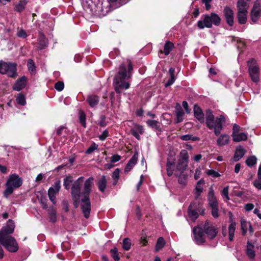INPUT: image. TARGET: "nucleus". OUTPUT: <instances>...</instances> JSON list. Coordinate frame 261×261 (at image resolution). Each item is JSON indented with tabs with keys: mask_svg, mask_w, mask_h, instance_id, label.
Here are the masks:
<instances>
[{
	"mask_svg": "<svg viewBox=\"0 0 261 261\" xmlns=\"http://www.w3.org/2000/svg\"><path fill=\"white\" fill-rule=\"evenodd\" d=\"M15 227L14 221L9 219L0 230V244L9 252L12 253L17 252L19 248L16 239L10 235L14 232Z\"/></svg>",
	"mask_w": 261,
	"mask_h": 261,
	"instance_id": "obj_1",
	"label": "nucleus"
},
{
	"mask_svg": "<svg viewBox=\"0 0 261 261\" xmlns=\"http://www.w3.org/2000/svg\"><path fill=\"white\" fill-rule=\"evenodd\" d=\"M133 70V66L130 61H128L127 73L126 66L124 64H122L120 66L119 70L115 77L114 82L115 90L116 93L120 94L121 93V89L126 90L129 88L130 85L129 83L125 82V80L130 77Z\"/></svg>",
	"mask_w": 261,
	"mask_h": 261,
	"instance_id": "obj_2",
	"label": "nucleus"
},
{
	"mask_svg": "<svg viewBox=\"0 0 261 261\" xmlns=\"http://www.w3.org/2000/svg\"><path fill=\"white\" fill-rule=\"evenodd\" d=\"M226 121V117L224 115H221L219 116L215 117L212 110L208 109L205 112V123L206 126L210 129L213 130L215 135L217 136L220 135Z\"/></svg>",
	"mask_w": 261,
	"mask_h": 261,
	"instance_id": "obj_3",
	"label": "nucleus"
},
{
	"mask_svg": "<svg viewBox=\"0 0 261 261\" xmlns=\"http://www.w3.org/2000/svg\"><path fill=\"white\" fill-rule=\"evenodd\" d=\"M22 185V179L17 174H12L9 176L5 184L6 189L4 191V196L7 198L12 194L14 190L19 188Z\"/></svg>",
	"mask_w": 261,
	"mask_h": 261,
	"instance_id": "obj_4",
	"label": "nucleus"
},
{
	"mask_svg": "<svg viewBox=\"0 0 261 261\" xmlns=\"http://www.w3.org/2000/svg\"><path fill=\"white\" fill-rule=\"evenodd\" d=\"M221 19L220 17L215 13H212L210 15H204L201 16V19L197 22V27L200 29L204 28H210L213 24L215 25H219Z\"/></svg>",
	"mask_w": 261,
	"mask_h": 261,
	"instance_id": "obj_5",
	"label": "nucleus"
},
{
	"mask_svg": "<svg viewBox=\"0 0 261 261\" xmlns=\"http://www.w3.org/2000/svg\"><path fill=\"white\" fill-rule=\"evenodd\" d=\"M0 73L7 74L9 77H15L17 75L16 64L0 61Z\"/></svg>",
	"mask_w": 261,
	"mask_h": 261,
	"instance_id": "obj_6",
	"label": "nucleus"
},
{
	"mask_svg": "<svg viewBox=\"0 0 261 261\" xmlns=\"http://www.w3.org/2000/svg\"><path fill=\"white\" fill-rule=\"evenodd\" d=\"M248 72L251 80L254 83H257L259 80V68L256 61L251 59L247 62Z\"/></svg>",
	"mask_w": 261,
	"mask_h": 261,
	"instance_id": "obj_7",
	"label": "nucleus"
},
{
	"mask_svg": "<svg viewBox=\"0 0 261 261\" xmlns=\"http://www.w3.org/2000/svg\"><path fill=\"white\" fill-rule=\"evenodd\" d=\"M79 200V203L84 217L88 219L90 217L91 210V202L88 196H81Z\"/></svg>",
	"mask_w": 261,
	"mask_h": 261,
	"instance_id": "obj_8",
	"label": "nucleus"
},
{
	"mask_svg": "<svg viewBox=\"0 0 261 261\" xmlns=\"http://www.w3.org/2000/svg\"><path fill=\"white\" fill-rule=\"evenodd\" d=\"M84 177L81 176L78 178V179L74 181L73 185L71 188V194L73 198L75 200H77V199H80L81 197V188L83 182Z\"/></svg>",
	"mask_w": 261,
	"mask_h": 261,
	"instance_id": "obj_9",
	"label": "nucleus"
},
{
	"mask_svg": "<svg viewBox=\"0 0 261 261\" xmlns=\"http://www.w3.org/2000/svg\"><path fill=\"white\" fill-rule=\"evenodd\" d=\"M61 188L60 181H56L53 187L49 188L48 190V196L50 201L54 204L56 203V194L59 192Z\"/></svg>",
	"mask_w": 261,
	"mask_h": 261,
	"instance_id": "obj_10",
	"label": "nucleus"
},
{
	"mask_svg": "<svg viewBox=\"0 0 261 261\" xmlns=\"http://www.w3.org/2000/svg\"><path fill=\"white\" fill-rule=\"evenodd\" d=\"M201 210V214L204 213V210L200 207H197L195 203H191L188 208V213L189 216L194 221H195L198 217V212H200Z\"/></svg>",
	"mask_w": 261,
	"mask_h": 261,
	"instance_id": "obj_11",
	"label": "nucleus"
},
{
	"mask_svg": "<svg viewBox=\"0 0 261 261\" xmlns=\"http://www.w3.org/2000/svg\"><path fill=\"white\" fill-rule=\"evenodd\" d=\"M193 232L194 236V241L198 245L203 244L205 242L204 232L199 226L194 227Z\"/></svg>",
	"mask_w": 261,
	"mask_h": 261,
	"instance_id": "obj_12",
	"label": "nucleus"
},
{
	"mask_svg": "<svg viewBox=\"0 0 261 261\" xmlns=\"http://www.w3.org/2000/svg\"><path fill=\"white\" fill-rule=\"evenodd\" d=\"M260 6L258 1L255 2L253 9L251 13V17L252 21L255 23L259 19L260 16Z\"/></svg>",
	"mask_w": 261,
	"mask_h": 261,
	"instance_id": "obj_13",
	"label": "nucleus"
},
{
	"mask_svg": "<svg viewBox=\"0 0 261 261\" xmlns=\"http://www.w3.org/2000/svg\"><path fill=\"white\" fill-rule=\"evenodd\" d=\"M224 14L227 24L230 26L233 24V12L231 8L226 7L224 9Z\"/></svg>",
	"mask_w": 261,
	"mask_h": 261,
	"instance_id": "obj_14",
	"label": "nucleus"
},
{
	"mask_svg": "<svg viewBox=\"0 0 261 261\" xmlns=\"http://www.w3.org/2000/svg\"><path fill=\"white\" fill-rule=\"evenodd\" d=\"M204 229L205 233L210 239H214L217 234L216 228L213 226H209L208 223L206 222L204 225Z\"/></svg>",
	"mask_w": 261,
	"mask_h": 261,
	"instance_id": "obj_15",
	"label": "nucleus"
},
{
	"mask_svg": "<svg viewBox=\"0 0 261 261\" xmlns=\"http://www.w3.org/2000/svg\"><path fill=\"white\" fill-rule=\"evenodd\" d=\"M138 153L137 152H136L133 155V156L130 158V159L129 160L128 162L127 163L125 168L124 172L125 173H127L128 172H129L135 166V165L137 164L138 161Z\"/></svg>",
	"mask_w": 261,
	"mask_h": 261,
	"instance_id": "obj_16",
	"label": "nucleus"
},
{
	"mask_svg": "<svg viewBox=\"0 0 261 261\" xmlns=\"http://www.w3.org/2000/svg\"><path fill=\"white\" fill-rule=\"evenodd\" d=\"M93 178L90 177L88 178L84 183V192L82 193L81 196H88L91 192V187L93 181Z\"/></svg>",
	"mask_w": 261,
	"mask_h": 261,
	"instance_id": "obj_17",
	"label": "nucleus"
},
{
	"mask_svg": "<svg viewBox=\"0 0 261 261\" xmlns=\"http://www.w3.org/2000/svg\"><path fill=\"white\" fill-rule=\"evenodd\" d=\"M241 226L242 234L243 236H245L246 234L248 229H249V232L251 234L253 233V229L249 222L247 221L244 219H242L241 220Z\"/></svg>",
	"mask_w": 261,
	"mask_h": 261,
	"instance_id": "obj_18",
	"label": "nucleus"
},
{
	"mask_svg": "<svg viewBox=\"0 0 261 261\" xmlns=\"http://www.w3.org/2000/svg\"><path fill=\"white\" fill-rule=\"evenodd\" d=\"M194 117L201 123L204 122V115L201 109L197 105L194 106Z\"/></svg>",
	"mask_w": 261,
	"mask_h": 261,
	"instance_id": "obj_19",
	"label": "nucleus"
},
{
	"mask_svg": "<svg viewBox=\"0 0 261 261\" xmlns=\"http://www.w3.org/2000/svg\"><path fill=\"white\" fill-rule=\"evenodd\" d=\"M207 199L210 206H215L216 205H218V201L215 195L213 186H211L209 189Z\"/></svg>",
	"mask_w": 261,
	"mask_h": 261,
	"instance_id": "obj_20",
	"label": "nucleus"
},
{
	"mask_svg": "<svg viewBox=\"0 0 261 261\" xmlns=\"http://www.w3.org/2000/svg\"><path fill=\"white\" fill-rule=\"evenodd\" d=\"M175 159L168 158L166 163V170L168 176H171L173 174L175 169Z\"/></svg>",
	"mask_w": 261,
	"mask_h": 261,
	"instance_id": "obj_21",
	"label": "nucleus"
},
{
	"mask_svg": "<svg viewBox=\"0 0 261 261\" xmlns=\"http://www.w3.org/2000/svg\"><path fill=\"white\" fill-rule=\"evenodd\" d=\"M188 162L178 160L176 166L175 174L176 176L178 175V173H184L187 169L188 164Z\"/></svg>",
	"mask_w": 261,
	"mask_h": 261,
	"instance_id": "obj_22",
	"label": "nucleus"
},
{
	"mask_svg": "<svg viewBox=\"0 0 261 261\" xmlns=\"http://www.w3.org/2000/svg\"><path fill=\"white\" fill-rule=\"evenodd\" d=\"M26 85V77L22 76L17 80L13 86V89L19 91L23 89Z\"/></svg>",
	"mask_w": 261,
	"mask_h": 261,
	"instance_id": "obj_23",
	"label": "nucleus"
},
{
	"mask_svg": "<svg viewBox=\"0 0 261 261\" xmlns=\"http://www.w3.org/2000/svg\"><path fill=\"white\" fill-rule=\"evenodd\" d=\"M230 137L226 134L221 135L217 140V144L219 146L227 145L229 142Z\"/></svg>",
	"mask_w": 261,
	"mask_h": 261,
	"instance_id": "obj_24",
	"label": "nucleus"
},
{
	"mask_svg": "<svg viewBox=\"0 0 261 261\" xmlns=\"http://www.w3.org/2000/svg\"><path fill=\"white\" fill-rule=\"evenodd\" d=\"M249 0H239L237 3L238 11H248Z\"/></svg>",
	"mask_w": 261,
	"mask_h": 261,
	"instance_id": "obj_25",
	"label": "nucleus"
},
{
	"mask_svg": "<svg viewBox=\"0 0 261 261\" xmlns=\"http://www.w3.org/2000/svg\"><path fill=\"white\" fill-rule=\"evenodd\" d=\"M246 152V150L241 146H239L236 148L235 153L233 156V161L234 162L239 161L243 157Z\"/></svg>",
	"mask_w": 261,
	"mask_h": 261,
	"instance_id": "obj_26",
	"label": "nucleus"
},
{
	"mask_svg": "<svg viewBox=\"0 0 261 261\" xmlns=\"http://www.w3.org/2000/svg\"><path fill=\"white\" fill-rule=\"evenodd\" d=\"M231 136L232 137L233 141L236 142L246 141L248 138L247 134L244 133L232 134Z\"/></svg>",
	"mask_w": 261,
	"mask_h": 261,
	"instance_id": "obj_27",
	"label": "nucleus"
},
{
	"mask_svg": "<svg viewBox=\"0 0 261 261\" xmlns=\"http://www.w3.org/2000/svg\"><path fill=\"white\" fill-rule=\"evenodd\" d=\"M246 254L250 259H253L255 256L254 246L249 241H248L247 243Z\"/></svg>",
	"mask_w": 261,
	"mask_h": 261,
	"instance_id": "obj_28",
	"label": "nucleus"
},
{
	"mask_svg": "<svg viewBox=\"0 0 261 261\" xmlns=\"http://www.w3.org/2000/svg\"><path fill=\"white\" fill-rule=\"evenodd\" d=\"M230 223L228 226V237L229 241H232L234 238L236 223L235 222L233 221L231 218H230Z\"/></svg>",
	"mask_w": 261,
	"mask_h": 261,
	"instance_id": "obj_29",
	"label": "nucleus"
},
{
	"mask_svg": "<svg viewBox=\"0 0 261 261\" xmlns=\"http://www.w3.org/2000/svg\"><path fill=\"white\" fill-rule=\"evenodd\" d=\"M204 184V180L203 179H200L198 181L195 187V199H197L199 198L201 193L203 191V185Z\"/></svg>",
	"mask_w": 261,
	"mask_h": 261,
	"instance_id": "obj_30",
	"label": "nucleus"
},
{
	"mask_svg": "<svg viewBox=\"0 0 261 261\" xmlns=\"http://www.w3.org/2000/svg\"><path fill=\"white\" fill-rule=\"evenodd\" d=\"M144 132L143 127L141 125H136L132 130V135L138 140L140 139V134Z\"/></svg>",
	"mask_w": 261,
	"mask_h": 261,
	"instance_id": "obj_31",
	"label": "nucleus"
},
{
	"mask_svg": "<svg viewBox=\"0 0 261 261\" xmlns=\"http://www.w3.org/2000/svg\"><path fill=\"white\" fill-rule=\"evenodd\" d=\"M99 100V97L95 95L88 96L87 99V101L91 107H94L96 106L98 104Z\"/></svg>",
	"mask_w": 261,
	"mask_h": 261,
	"instance_id": "obj_32",
	"label": "nucleus"
},
{
	"mask_svg": "<svg viewBox=\"0 0 261 261\" xmlns=\"http://www.w3.org/2000/svg\"><path fill=\"white\" fill-rule=\"evenodd\" d=\"M48 42L46 38L44 35L41 34L38 39V48L39 49H42L47 47Z\"/></svg>",
	"mask_w": 261,
	"mask_h": 261,
	"instance_id": "obj_33",
	"label": "nucleus"
},
{
	"mask_svg": "<svg viewBox=\"0 0 261 261\" xmlns=\"http://www.w3.org/2000/svg\"><path fill=\"white\" fill-rule=\"evenodd\" d=\"M248 11H238V20L240 24H245L247 21V16Z\"/></svg>",
	"mask_w": 261,
	"mask_h": 261,
	"instance_id": "obj_34",
	"label": "nucleus"
},
{
	"mask_svg": "<svg viewBox=\"0 0 261 261\" xmlns=\"http://www.w3.org/2000/svg\"><path fill=\"white\" fill-rule=\"evenodd\" d=\"M169 73L170 75V79L165 84V87H167L172 85L176 80V77L174 75L175 69L173 68H170L169 69Z\"/></svg>",
	"mask_w": 261,
	"mask_h": 261,
	"instance_id": "obj_35",
	"label": "nucleus"
},
{
	"mask_svg": "<svg viewBox=\"0 0 261 261\" xmlns=\"http://www.w3.org/2000/svg\"><path fill=\"white\" fill-rule=\"evenodd\" d=\"M174 47V45L172 42L169 41H166L164 46V54L166 56H168Z\"/></svg>",
	"mask_w": 261,
	"mask_h": 261,
	"instance_id": "obj_36",
	"label": "nucleus"
},
{
	"mask_svg": "<svg viewBox=\"0 0 261 261\" xmlns=\"http://www.w3.org/2000/svg\"><path fill=\"white\" fill-rule=\"evenodd\" d=\"M28 2V0L20 1L18 4L16 5L14 10L18 12H22L24 9Z\"/></svg>",
	"mask_w": 261,
	"mask_h": 261,
	"instance_id": "obj_37",
	"label": "nucleus"
},
{
	"mask_svg": "<svg viewBox=\"0 0 261 261\" xmlns=\"http://www.w3.org/2000/svg\"><path fill=\"white\" fill-rule=\"evenodd\" d=\"M107 186V179L106 176L102 175L98 182V187L99 191L103 192Z\"/></svg>",
	"mask_w": 261,
	"mask_h": 261,
	"instance_id": "obj_38",
	"label": "nucleus"
},
{
	"mask_svg": "<svg viewBox=\"0 0 261 261\" xmlns=\"http://www.w3.org/2000/svg\"><path fill=\"white\" fill-rule=\"evenodd\" d=\"M49 215V221L52 223H55L57 220L56 211L54 207H49L47 210Z\"/></svg>",
	"mask_w": 261,
	"mask_h": 261,
	"instance_id": "obj_39",
	"label": "nucleus"
},
{
	"mask_svg": "<svg viewBox=\"0 0 261 261\" xmlns=\"http://www.w3.org/2000/svg\"><path fill=\"white\" fill-rule=\"evenodd\" d=\"M257 158L255 155L249 156L246 160V164L249 167H252L256 164Z\"/></svg>",
	"mask_w": 261,
	"mask_h": 261,
	"instance_id": "obj_40",
	"label": "nucleus"
},
{
	"mask_svg": "<svg viewBox=\"0 0 261 261\" xmlns=\"http://www.w3.org/2000/svg\"><path fill=\"white\" fill-rule=\"evenodd\" d=\"M165 244V242L163 237H160L158 240L155 245V250L156 251H159L163 248Z\"/></svg>",
	"mask_w": 261,
	"mask_h": 261,
	"instance_id": "obj_41",
	"label": "nucleus"
},
{
	"mask_svg": "<svg viewBox=\"0 0 261 261\" xmlns=\"http://www.w3.org/2000/svg\"><path fill=\"white\" fill-rule=\"evenodd\" d=\"M180 139L183 141L192 140L193 141H199V138L196 136H193L192 135L187 134L180 137Z\"/></svg>",
	"mask_w": 261,
	"mask_h": 261,
	"instance_id": "obj_42",
	"label": "nucleus"
},
{
	"mask_svg": "<svg viewBox=\"0 0 261 261\" xmlns=\"http://www.w3.org/2000/svg\"><path fill=\"white\" fill-rule=\"evenodd\" d=\"M16 101L17 103L21 106H24L26 104V99L24 95L21 93H19L16 98Z\"/></svg>",
	"mask_w": 261,
	"mask_h": 261,
	"instance_id": "obj_43",
	"label": "nucleus"
},
{
	"mask_svg": "<svg viewBox=\"0 0 261 261\" xmlns=\"http://www.w3.org/2000/svg\"><path fill=\"white\" fill-rule=\"evenodd\" d=\"M27 66L29 71L32 73L34 74L36 71V66L34 62L32 59H29L28 61Z\"/></svg>",
	"mask_w": 261,
	"mask_h": 261,
	"instance_id": "obj_44",
	"label": "nucleus"
},
{
	"mask_svg": "<svg viewBox=\"0 0 261 261\" xmlns=\"http://www.w3.org/2000/svg\"><path fill=\"white\" fill-rule=\"evenodd\" d=\"M189 154L186 150H181L180 152L179 159L178 160L186 161L189 162Z\"/></svg>",
	"mask_w": 261,
	"mask_h": 261,
	"instance_id": "obj_45",
	"label": "nucleus"
},
{
	"mask_svg": "<svg viewBox=\"0 0 261 261\" xmlns=\"http://www.w3.org/2000/svg\"><path fill=\"white\" fill-rule=\"evenodd\" d=\"M177 176L178 177V183L180 185L185 186L187 183V176L184 173H178V175Z\"/></svg>",
	"mask_w": 261,
	"mask_h": 261,
	"instance_id": "obj_46",
	"label": "nucleus"
},
{
	"mask_svg": "<svg viewBox=\"0 0 261 261\" xmlns=\"http://www.w3.org/2000/svg\"><path fill=\"white\" fill-rule=\"evenodd\" d=\"M111 257L114 259L115 261H119L120 257L117 248L114 247L110 250Z\"/></svg>",
	"mask_w": 261,
	"mask_h": 261,
	"instance_id": "obj_47",
	"label": "nucleus"
},
{
	"mask_svg": "<svg viewBox=\"0 0 261 261\" xmlns=\"http://www.w3.org/2000/svg\"><path fill=\"white\" fill-rule=\"evenodd\" d=\"M185 113L182 110L180 109L176 113V123H179L184 120Z\"/></svg>",
	"mask_w": 261,
	"mask_h": 261,
	"instance_id": "obj_48",
	"label": "nucleus"
},
{
	"mask_svg": "<svg viewBox=\"0 0 261 261\" xmlns=\"http://www.w3.org/2000/svg\"><path fill=\"white\" fill-rule=\"evenodd\" d=\"M146 123L151 128H155L156 129H158L160 128V126L159 125V122L157 120H148L146 121Z\"/></svg>",
	"mask_w": 261,
	"mask_h": 261,
	"instance_id": "obj_49",
	"label": "nucleus"
},
{
	"mask_svg": "<svg viewBox=\"0 0 261 261\" xmlns=\"http://www.w3.org/2000/svg\"><path fill=\"white\" fill-rule=\"evenodd\" d=\"M131 241L128 238H125L123 241V248L125 250H128L131 247Z\"/></svg>",
	"mask_w": 261,
	"mask_h": 261,
	"instance_id": "obj_50",
	"label": "nucleus"
},
{
	"mask_svg": "<svg viewBox=\"0 0 261 261\" xmlns=\"http://www.w3.org/2000/svg\"><path fill=\"white\" fill-rule=\"evenodd\" d=\"M228 190L229 186H227L225 187L221 191V195L225 198V199H224V201L225 202H227L229 200V197L228 196Z\"/></svg>",
	"mask_w": 261,
	"mask_h": 261,
	"instance_id": "obj_51",
	"label": "nucleus"
},
{
	"mask_svg": "<svg viewBox=\"0 0 261 261\" xmlns=\"http://www.w3.org/2000/svg\"><path fill=\"white\" fill-rule=\"evenodd\" d=\"M79 120L81 124L84 127H86V115L82 111H80L79 112Z\"/></svg>",
	"mask_w": 261,
	"mask_h": 261,
	"instance_id": "obj_52",
	"label": "nucleus"
},
{
	"mask_svg": "<svg viewBox=\"0 0 261 261\" xmlns=\"http://www.w3.org/2000/svg\"><path fill=\"white\" fill-rule=\"evenodd\" d=\"M98 145L95 143H93L86 150L85 153L87 154L92 153L94 151L98 149Z\"/></svg>",
	"mask_w": 261,
	"mask_h": 261,
	"instance_id": "obj_53",
	"label": "nucleus"
},
{
	"mask_svg": "<svg viewBox=\"0 0 261 261\" xmlns=\"http://www.w3.org/2000/svg\"><path fill=\"white\" fill-rule=\"evenodd\" d=\"M72 182V177L71 176H67L64 179V186L67 190L69 189L71 183Z\"/></svg>",
	"mask_w": 261,
	"mask_h": 261,
	"instance_id": "obj_54",
	"label": "nucleus"
},
{
	"mask_svg": "<svg viewBox=\"0 0 261 261\" xmlns=\"http://www.w3.org/2000/svg\"><path fill=\"white\" fill-rule=\"evenodd\" d=\"M205 173L208 176H211L215 178L220 176V174L218 171L212 169L207 170Z\"/></svg>",
	"mask_w": 261,
	"mask_h": 261,
	"instance_id": "obj_55",
	"label": "nucleus"
},
{
	"mask_svg": "<svg viewBox=\"0 0 261 261\" xmlns=\"http://www.w3.org/2000/svg\"><path fill=\"white\" fill-rule=\"evenodd\" d=\"M16 35L18 37L23 39L26 38L28 37V35L25 31L22 28L18 29Z\"/></svg>",
	"mask_w": 261,
	"mask_h": 261,
	"instance_id": "obj_56",
	"label": "nucleus"
},
{
	"mask_svg": "<svg viewBox=\"0 0 261 261\" xmlns=\"http://www.w3.org/2000/svg\"><path fill=\"white\" fill-rule=\"evenodd\" d=\"M64 88V84L63 82H58L55 84V88L58 91H61Z\"/></svg>",
	"mask_w": 261,
	"mask_h": 261,
	"instance_id": "obj_57",
	"label": "nucleus"
},
{
	"mask_svg": "<svg viewBox=\"0 0 261 261\" xmlns=\"http://www.w3.org/2000/svg\"><path fill=\"white\" fill-rule=\"evenodd\" d=\"M212 208V215L214 218H218L219 217L218 205L215 206H211Z\"/></svg>",
	"mask_w": 261,
	"mask_h": 261,
	"instance_id": "obj_58",
	"label": "nucleus"
},
{
	"mask_svg": "<svg viewBox=\"0 0 261 261\" xmlns=\"http://www.w3.org/2000/svg\"><path fill=\"white\" fill-rule=\"evenodd\" d=\"M47 199L46 197H42L39 200L40 203L41 204L42 207L43 208L47 210Z\"/></svg>",
	"mask_w": 261,
	"mask_h": 261,
	"instance_id": "obj_59",
	"label": "nucleus"
},
{
	"mask_svg": "<svg viewBox=\"0 0 261 261\" xmlns=\"http://www.w3.org/2000/svg\"><path fill=\"white\" fill-rule=\"evenodd\" d=\"M109 136V132L107 129H105L102 133L99 136V139L101 141H104Z\"/></svg>",
	"mask_w": 261,
	"mask_h": 261,
	"instance_id": "obj_60",
	"label": "nucleus"
},
{
	"mask_svg": "<svg viewBox=\"0 0 261 261\" xmlns=\"http://www.w3.org/2000/svg\"><path fill=\"white\" fill-rule=\"evenodd\" d=\"M121 159L120 155L118 154H114L111 158V163H114L117 162L119 161Z\"/></svg>",
	"mask_w": 261,
	"mask_h": 261,
	"instance_id": "obj_61",
	"label": "nucleus"
},
{
	"mask_svg": "<svg viewBox=\"0 0 261 261\" xmlns=\"http://www.w3.org/2000/svg\"><path fill=\"white\" fill-rule=\"evenodd\" d=\"M120 171V169L119 168H117L113 172L112 174V177L114 180H118L119 178Z\"/></svg>",
	"mask_w": 261,
	"mask_h": 261,
	"instance_id": "obj_62",
	"label": "nucleus"
},
{
	"mask_svg": "<svg viewBox=\"0 0 261 261\" xmlns=\"http://www.w3.org/2000/svg\"><path fill=\"white\" fill-rule=\"evenodd\" d=\"M254 186L258 190H261V178H257L253 182Z\"/></svg>",
	"mask_w": 261,
	"mask_h": 261,
	"instance_id": "obj_63",
	"label": "nucleus"
},
{
	"mask_svg": "<svg viewBox=\"0 0 261 261\" xmlns=\"http://www.w3.org/2000/svg\"><path fill=\"white\" fill-rule=\"evenodd\" d=\"M201 169L200 167L197 168L195 171L194 173V178L195 179H198L201 175Z\"/></svg>",
	"mask_w": 261,
	"mask_h": 261,
	"instance_id": "obj_64",
	"label": "nucleus"
}]
</instances>
